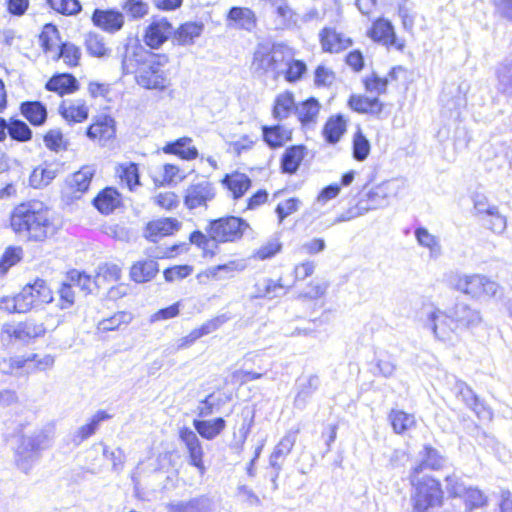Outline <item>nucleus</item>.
Here are the masks:
<instances>
[{
  "label": "nucleus",
  "mask_w": 512,
  "mask_h": 512,
  "mask_svg": "<svg viewBox=\"0 0 512 512\" xmlns=\"http://www.w3.org/2000/svg\"><path fill=\"white\" fill-rule=\"evenodd\" d=\"M86 50L92 57L103 58L110 55L111 50L106 46L105 38L97 32H88L84 41Z\"/></svg>",
  "instance_id": "49530a36"
},
{
  "label": "nucleus",
  "mask_w": 512,
  "mask_h": 512,
  "mask_svg": "<svg viewBox=\"0 0 512 512\" xmlns=\"http://www.w3.org/2000/svg\"><path fill=\"white\" fill-rule=\"evenodd\" d=\"M320 103L315 97L296 104L295 115L303 128L313 127L320 112Z\"/></svg>",
  "instance_id": "2f4dec72"
},
{
  "label": "nucleus",
  "mask_w": 512,
  "mask_h": 512,
  "mask_svg": "<svg viewBox=\"0 0 512 512\" xmlns=\"http://www.w3.org/2000/svg\"><path fill=\"white\" fill-rule=\"evenodd\" d=\"M306 154L307 148L303 144L287 147L280 159L281 172L288 175L296 174Z\"/></svg>",
  "instance_id": "a878e982"
},
{
  "label": "nucleus",
  "mask_w": 512,
  "mask_h": 512,
  "mask_svg": "<svg viewBox=\"0 0 512 512\" xmlns=\"http://www.w3.org/2000/svg\"><path fill=\"white\" fill-rule=\"evenodd\" d=\"M353 158L359 162L367 159L370 154L371 145L369 140L363 134L362 130L358 128L353 137Z\"/></svg>",
  "instance_id": "bf43d9fd"
},
{
  "label": "nucleus",
  "mask_w": 512,
  "mask_h": 512,
  "mask_svg": "<svg viewBox=\"0 0 512 512\" xmlns=\"http://www.w3.org/2000/svg\"><path fill=\"white\" fill-rule=\"evenodd\" d=\"M2 332L8 334L9 337H14L17 340L26 342L30 339L43 336L46 329L43 323H38L33 319H27L16 326H4Z\"/></svg>",
  "instance_id": "a211bd4d"
},
{
  "label": "nucleus",
  "mask_w": 512,
  "mask_h": 512,
  "mask_svg": "<svg viewBox=\"0 0 512 512\" xmlns=\"http://www.w3.org/2000/svg\"><path fill=\"white\" fill-rule=\"evenodd\" d=\"M204 30L201 22H186L178 28H173L172 43L178 46H189L194 44L195 39L200 37Z\"/></svg>",
  "instance_id": "c85d7f7f"
},
{
  "label": "nucleus",
  "mask_w": 512,
  "mask_h": 512,
  "mask_svg": "<svg viewBox=\"0 0 512 512\" xmlns=\"http://www.w3.org/2000/svg\"><path fill=\"white\" fill-rule=\"evenodd\" d=\"M116 173L130 191L141 185L139 168L134 162L119 164Z\"/></svg>",
  "instance_id": "603ef678"
},
{
  "label": "nucleus",
  "mask_w": 512,
  "mask_h": 512,
  "mask_svg": "<svg viewBox=\"0 0 512 512\" xmlns=\"http://www.w3.org/2000/svg\"><path fill=\"white\" fill-rule=\"evenodd\" d=\"M117 57L121 60L123 74L137 73L140 66L148 58H153V52L143 47L137 39H127V42L117 48Z\"/></svg>",
  "instance_id": "6e6552de"
},
{
  "label": "nucleus",
  "mask_w": 512,
  "mask_h": 512,
  "mask_svg": "<svg viewBox=\"0 0 512 512\" xmlns=\"http://www.w3.org/2000/svg\"><path fill=\"white\" fill-rule=\"evenodd\" d=\"M94 26L101 30L114 34L120 31L125 23L124 14L117 9L96 8L91 16Z\"/></svg>",
  "instance_id": "ddd939ff"
},
{
  "label": "nucleus",
  "mask_w": 512,
  "mask_h": 512,
  "mask_svg": "<svg viewBox=\"0 0 512 512\" xmlns=\"http://www.w3.org/2000/svg\"><path fill=\"white\" fill-rule=\"evenodd\" d=\"M65 280L72 285V287H78L81 291L86 294L92 291V285H95L92 277L84 271L77 269H71L66 273Z\"/></svg>",
  "instance_id": "4d7b16f0"
},
{
  "label": "nucleus",
  "mask_w": 512,
  "mask_h": 512,
  "mask_svg": "<svg viewBox=\"0 0 512 512\" xmlns=\"http://www.w3.org/2000/svg\"><path fill=\"white\" fill-rule=\"evenodd\" d=\"M53 299L52 291L43 279H36L23 287L21 292L12 298L4 297L1 308L9 312L26 313L33 307L50 303Z\"/></svg>",
  "instance_id": "7ed1b4c3"
},
{
  "label": "nucleus",
  "mask_w": 512,
  "mask_h": 512,
  "mask_svg": "<svg viewBox=\"0 0 512 512\" xmlns=\"http://www.w3.org/2000/svg\"><path fill=\"white\" fill-rule=\"evenodd\" d=\"M159 272V264L153 259L135 262L130 268V278L138 284L146 283L155 278Z\"/></svg>",
  "instance_id": "72a5a7b5"
},
{
  "label": "nucleus",
  "mask_w": 512,
  "mask_h": 512,
  "mask_svg": "<svg viewBox=\"0 0 512 512\" xmlns=\"http://www.w3.org/2000/svg\"><path fill=\"white\" fill-rule=\"evenodd\" d=\"M388 419L396 434H403L416 424L414 415L403 410L392 409Z\"/></svg>",
  "instance_id": "09e8293b"
},
{
  "label": "nucleus",
  "mask_w": 512,
  "mask_h": 512,
  "mask_svg": "<svg viewBox=\"0 0 512 512\" xmlns=\"http://www.w3.org/2000/svg\"><path fill=\"white\" fill-rule=\"evenodd\" d=\"M297 434L298 430L289 431L282 437L269 457L270 468L282 469L285 458L290 454L296 443Z\"/></svg>",
  "instance_id": "cd10ccee"
},
{
  "label": "nucleus",
  "mask_w": 512,
  "mask_h": 512,
  "mask_svg": "<svg viewBox=\"0 0 512 512\" xmlns=\"http://www.w3.org/2000/svg\"><path fill=\"white\" fill-rule=\"evenodd\" d=\"M93 206L103 215L113 213L122 205V196L114 187H105L92 200Z\"/></svg>",
  "instance_id": "393cba45"
},
{
  "label": "nucleus",
  "mask_w": 512,
  "mask_h": 512,
  "mask_svg": "<svg viewBox=\"0 0 512 512\" xmlns=\"http://www.w3.org/2000/svg\"><path fill=\"white\" fill-rule=\"evenodd\" d=\"M45 89L64 96L76 92L79 89V82L71 73H55L45 83Z\"/></svg>",
  "instance_id": "bb28decb"
},
{
  "label": "nucleus",
  "mask_w": 512,
  "mask_h": 512,
  "mask_svg": "<svg viewBox=\"0 0 512 512\" xmlns=\"http://www.w3.org/2000/svg\"><path fill=\"white\" fill-rule=\"evenodd\" d=\"M179 439L186 448L188 464L195 467L200 475H204L206 472L203 460L204 450L196 432L189 427H182L179 430Z\"/></svg>",
  "instance_id": "9d476101"
},
{
  "label": "nucleus",
  "mask_w": 512,
  "mask_h": 512,
  "mask_svg": "<svg viewBox=\"0 0 512 512\" xmlns=\"http://www.w3.org/2000/svg\"><path fill=\"white\" fill-rule=\"evenodd\" d=\"M169 58L166 54L153 53L136 73V82L148 90L164 91L169 85L168 74L165 70Z\"/></svg>",
  "instance_id": "423d86ee"
},
{
  "label": "nucleus",
  "mask_w": 512,
  "mask_h": 512,
  "mask_svg": "<svg viewBox=\"0 0 512 512\" xmlns=\"http://www.w3.org/2000/svg\"><path fill=\"white\" fill-rule=\"evenodd\" d=\"M497 89L512 99V53L507 55L496 68Z\"/></svg>",
  "instance_id": "e433bc0d"
},
{
  "label": "nucleus",
  "mask_w": 512,
  "mask_h": 512,
  "mask_svg": "<svg viewBox=\"0 0 512 512\" xmlns=\"http://www.w3.org/2000/svg\"><path fill=\"white\" fill-rule=\"evenodd\" d=\"M112 418V415L105 410H98L89 420L88 423L77 429L73 436V443L80 445L83 441L90 438L98 430L100 424Z\"/></svg>",
  "instance_id": "c9c22d12"
},
{
  "label": "nucleus",
  "mask_w": 512,
  "mask_h": 512,
  "mask_svg": "<svg viewBox=\"0 0 512 512\" xmlns=\"http://www.w3.org/2000/svg\"><path fill=\"white\" fill-rule=\"evenodd\" d=\"M48 442L49 435L45 429H36L29 435L19 431L15 449L16 466L27 474L39 460L41 451L48 446Z\"/></svg>",
  "instance_id": "39448f33"
},
{
  "label": "nucleus",
  "mask_w": 512,
  "mask_h": 512,
  "mask_svg": "<svg viewBox=\"0 0 512 512\" xmlns=\"http://www.w3.org/2000/svg\"><path fill=\"white\" fill-rule=\"evenodd\" d=\"M427 325L433 331L435 337L442 341L450 340L451 334L458 331L449 317V309L446 311L437 309L431 312L428 315Z\"/></svg>",
  "instance_id": "f3484780"
},
{
  "label": "nucleus",
  "mask_w": 512,
  "mask_h": 512,
  "mask_svg": "<svg viewBox=\"0 0 512 512\" xmlns=\"http://www.w3.org/2000/svg\"><path fill=\"white\" fill-rule=\"evenodd\" d=\"M307 71L306 63L302 60L292 59L287 62L284 68L285 80L290 83L299 81Z\"/></svg>",
  "instance_id": "338daca9"
},
{
  "label": "nucleus",
  "mask_w": 512,
  "mask_h": 512,
  "mask_svg": "<svg viewBox=\"0 0 512 512\" xmlns=\"http://www.w3.org/2000/svg\"><path fill=\"white\" fill-rule=\"evenodd\" d=\"M58 168L53 164H45L33 170L30 176V184L34 188L45 187L57 176Z\"/></svg>",
  "instance_id": "864d4df0"
},
{
  "label": "nucleus",
  "mask_w": 512,
  "mask_h": 512,
  "mask_svg": "<svg viewBox=\"0 0 512 512\" xmlns=\"http://www.w3.org/2000/svg\"><path fill=\"white\" fill-rule=\"evenodd\" d=\"M254 292L251 299H269L272 300L285 294L284 286L281 280H273L271 278H264L254 285Z\"/></svg>",
  "instance_id": "4c0bfd02"
},
{
  "label": "nucleus",
  "mask_w": 512,
  "mask_h": 512,
  "mask_svg": "<svg viewBox=\"0 0 512 512\" xmlns=\"http://www.w3.org/2000/svg\"><path fill=\"white\" fill-rule=\"evenodd\" d=\"M450 284L458 291L480 298L482 296H495L498 285L482 275H459L455 274L450 278Z\"/></svg>",
  "instance_id": "0eeeda50"
},
{
  "label": "nucleus",
  "mask_w": 512,
  "mask_h": 512,
  "mask_svg": "<svg viewBox=\"0 0 512 512\" xmlns=\"http://www.w3.org/2000/svg\"><path fill=\"white\" fill-rule=\"evenodd\" d=\"M348 106L357 113L369 114L376 117H380L384 107L383 103L377 97L370 98L355 94L350 96Z\"/></svg>",
  "instance_id": "473e14b6"
},
{
  "label": "nucleus",
  "mask_w": 512,
  "mask_h": 512,
  "mask_svg": "<svg viewBox=\"0 0 512 512\" xmlns=\"http://www.w3.org/2000/svg\"><path fill=\"white\" fill-rule=\"evenodd\" d=\"M133 319L130 312L119 311L113 316L102 319L97 324V329L101 332L114 331L120 328L122 324H129Z\"/></svg>",
  "instance_id": "13d9d810"
},
{
  "label": "nucleus",
  "mask_w": 512,
  "mask_h": 512,
  "mask_svg": "<svg viewBox=\"0 0 512 512\" xmlns=\"http://www.w3.org/2000/svg\"><path fill=\"white\" fill-rule=\"evenodd\" d=\"M43 142L53 152L65 151L68 148V142L64 140L63 133L59 129H50L43 136Z\"/></svg>",
  "instance_id": "774afa93"
},
{
  "label": "nucleus",
  "mask_w": 512,
  "mask_h": 512,
  "mask_svg": "<svg viewBox=\"0 0 512 512\" xmlns=\"http://www.w3.org/2000/svg\"><path fill=\"white\" fill-rule=\"evenodd\" d=\"M19 112L21 116L34 127L43 126L48 119L47 106L39 100L21 102Z\"/></svg>",
  "instance_id": "b1692460"
},
{
  "label": "nucleus",
  "mask_w": 512,
  "mask_h": 512,
  "mask_svg": "<svg viewBox=\"0 0 512 512\" xmlns=\"http://www.w3.org/2000/svg\"><path fill=\"white\" fill-rule=\"evenodd\" d=\"M474 209L476 216L483 226L494 233L501 234L507 226L506 217L503 216L496 205H491L484 195L477 194L474 197Z\"/></svg>",
  "instance_id": "1a4fd4ad"
},
{
  "label": "nucleus",
  "mask_w": 512,
  "mask_h": 512,
  "mask_svg": "<svg viewBox=\"0 0 512 512\" xmlns=\"http://www.w3.org/2000/svg\"><path fill=\"white\" fill-rule=\"evenodd\" d=\"M116 134L115 120L110 115H101L86 130L89 139L98 140L101 145L113 139Z\"/></svg>",
  "instance_id": "6ab92c4d"
},
{
  "label": "nucleus",
  "mask_w": 512,
  "mask_h": 512,
  "mask_svg": "<svg viewBox=\"0 0 512 512\" xmlns=\"http://www.w3.org/2000/svg\"><path fill=\"white\" fill-rule=\"evenodd\" d=\"M262 138L269 148L277 149L292 140V129L280 124L264 125L262 126Z\"/></svg>",
  "instance_id": "7c9ffc66"
},
{
  "label": "nucleus",
  "mask_w": 512,
  "mask_h": 512,
  "mask_svg": "<svg viewBox=\"0 0 512 512\" xmlns=\"http://www.w3.org/2000/svg\"><path fill=\"white\" fill-rule=\"evenodd\" d=\"M414 235L420 246L429 249L431 258L436 259L442 254L439 238L432 235L427 228L422 226L417 227L414 231Z\"/></svg>",
  "instance_id": "a18cd8bd"
},
{
  "label": "nucleus",
  "mask_w": 512,
  "mask_h": 512,
  "mask_svg": "<svg viewBox=\"0 0 512 512\" xmlns=\"http://www.w3.org/2000/svg\"><path fill=\"white\" fill-rule=\"evenodd\" d=\"M215 195V187L211 182L203 180L193 183L185 191L184 205L190 210L207 206V203L213 200Z\"/></svg>",
  "instance_id": "f8f14e48"
},
{
  "label": "nucleus",
  "mask_w": 512,
  "mask_h": 512,
  "mask_svg": "<svg viewBox=\"0 0 512 512\" xmlns=\"http://www.w3.org/2000/svg\"><path fill=\"white\" fill-rule=\"evenodd\" d=\"M269 51L273 65L277 66L275 69V78H277L284 73L287 62L292 58L291 49L285 44L276 43L269 47Z\"/></svg>",
  "instance_id": "3c124183"
},
{
  "label": "nucleus",
  "mask_w": 512,
  "mask_h": 512,
  "mask_svg": "<svg viewBox=\"0 0 512 512\" xmlns=\"http://www.w3.org/2000/svg\"><path fill=\"white\" fill-rule=\"evenodd\" d=\"M369 37L377 43L387 47L394 46L397 50L403 51L405 41L399 40L394 30V26L389 20L381 19L376 21L368 31Z\"/></svg>",
  "instance_id": "4468645a"
},
{
  "label": "nucleus",
  "mask_w": 512,
  "mask_h": 512,
  "mask_svg": "<svg viewBox=\"0 0 512 512\" xmlns=\"http://www.w3.org/2000/svg\"><path fill=\"white\" fill-rule=\"evenodd\" d=\"M61 116L69 122L81 123L88 118V108L84 105H70L62 103L59 107Z\"/></svg>",
  "instance_id": "680f3d73"
},
{
  "label": "nucleus",
  "mask_w": 512,
  "mask_h": 512,
  "mask_svg": "<svg viewBox=\"0 0 512 512\" xmlns=\"http://www.w3.org/2000/svg\"><path fill=\"white\" fill-rule=\"evenodd\" d=\"M456 388L458 390V396L462 398L465 404L479 414V408H484V406L472 388L464 382L457 383Z\"/></svg>",
  "instance_id": "69168bd1"
},
{
  "label": "nucleus",
  "mask_w": 512,
  "mask_h": 512,
  "mask_svg": "<svg viewBox=\"0 0 512 512\" xmlns=\"http://www.w3.org/2000/svg\"><path fill=\"white\" fill-rule=\"evenodd\" d=\"M346 131V121L343 115L330 117L323 127V136L327 143L336 144Z\"/></svg>",
  "instance_id": "c03bdc74"
},
{
  "label": "nucleus",
  "mask_w": 512,
  "mask_h": 512,
  "mask_svg": "<svg viewBox=\"0 0 512 512\" xmlns=\"http://www.w3.org/2000/svg\"><path fill=\"white\" fill-rule=\"evenodd\" d=\"M319 40L324 52L339 53L352 45V40L345 37L335 28L324 27L319 33Z\"/></svg>",
  "instance_id": "4be33fe9"
},
{
  "label": "nucleus",
  "mask_w": 512,
  "mask_h": 512,
  "mask_svg": "<svg viewBox=\"0 0 512 512\" xmlns=\"http://www.w3.org/2000/svg\"><path fill=\"white\" fill-rule=\"evenodd\" d=\"M319 386L320 379L316 374L299 378L296 382L297 394L294 398V407L299 410L305 409Z\"/></svg>",
  "instance_id": "5701e85b"
},
{
  "label": "nucleus",
  "mask_w": 512,
  "mask_h": 512,
  "mask_svg": "<svg viewBox=\"0 0 512 512\" xmlns=\"http://www.w3.org/2000/svg\"><path fill=\"white\" fill-rule=\"evenodd\" d=\"M365 197L363 199L364 208H367V212L386 207L389 204L388 184L381 183L373 187L365 194Z\"/></svg>",
  "instance_id": "37998d69"
},
{
  "label": "nucleus",
  "mask_w": 512,
  "mask_h": 512,
  "mask_svg": "<svg viewBox=\"0 0 512 512\" xmlns=\"http://www.w3.org/2000/svg\"><path fill=\"white\" fill-rule=\"evenodd\" d=\"M47 4L57 13L66 16L77 15L82 10L79 0H47Z\"/></svg>",
  "instance_id": "0e129e2a"
},
{
  "label": "nucleus",
  "mask_w": 512,
  "mask_h": 512,
  "mask_svg": "<svg viewBox=\"0 0 512 512\" xmlns=\"http://www.w3.org/2000/svg\"><path fill=\"white\" fill-rule=\"evenodd\" d=\"M221 183L232 192L233 199L235 200L242 198L252 185L251 179L246 174L240 172L226 174Z\"/></svg>",
  "instance_id": "f704fd0d"
},
{
  "label": "nucleus",
  "mask_w": 512,
  "mask_h": 512,
  "mask_svg": "<svg viewBox=\"0 0 512 512\" xmlns=\"http://www.w3.org/2000/svg\"><path fill=\"white\" fill-rule=\"evenodd\" d=\"M10 226L19 236L42 242L53 232L49 208L41 201H29L16 206L10 216Z\"/></svg>",
  "instance_id": "f03ea898"
},
{
  "label": "nucleus",
  "mask_w": 512,
  "mask_h": 512,
  "mask_svg": "<svg viewBox=\"0 0 512 512\" xmlns=\"http://www.w3.org/2000/svg\"><path fill=\"white\" fill-rule=\"evenodd\" d=\"M94 174L95 169L92 166H83L71 176L68 180V185L74 192L83 194L88 191Z\"/></svg>",
  "instance_id": "de8ad7c7"
},
{
  "label": "nucleus",
  "mask_w": 512,
  "mask_h": 512,
  "mask_svg": "<svg viewBox=\"0 0 512 512\" xmlns=\"http://www.w3.org/2000/svg\"><path fill=\"white\" fill-rule=\"evenodd\" d=\"M420 462L414 466L410 474L419 475L423 470H440L445 466L446 457L439 450L429 444H425L419 452Z\"/></svg>",
  "instance_id": "412c9836"
},
{
  "label": "nucleus",
  "mask_w": 512,
  "mask_h": 512,
  "mask_svg": "<svg viewBox=\"0 0 512 512\" xmlns=\"http://www.w3.org/2000/svg\"><path fill=\"white\" fill-rule=\"evenodd\" d=\"M252 66L255 69V72L259 74H266L268 72H273L275 74L277 66H274L272 63L269 46L259 45L257 47L254 52Z\"/></svg>",
  "instance_id": "8fccbe9b"
},
{
  "label": "nucleus",
  "mask_w": 512,
  "mask_h": 512,
  "mask_svg": "<svg viewBox=\"0 0 512 512\" xmlns=\"http://www.w3.org/2000/svg\"><path fill=\"white\" fill-rule=\"evenodd\" d=\"M212 499L207 495H200L187 501L170 502L166 508L168 512H210Z\"/></svg>",
  "instance_id": "c756f323"
},
{
  "label": "nucleus",
  "mask_w": 512,
  "mask_h": 512,
  "mask_svg": "<svg viewBox=\"0 0 512 512\" xmlns=\"http://www.w3.org/2000/svg\"><path fill=\"white\" fill-rule=\"evenodd\" d=\"M296 103L294 94L290 91H285L276 96L272 109L274 119L282 121L287 119L291 113L295 114Z\"/></svg>",
  "instance_id": "a19ab883"
},
{
  "label": "nucleus",
  "mask_w": 512,
  "mask_h": 512,
  "mask_svg": "<svg viewBox=\"0 0 512 512\" xmlns=\"http://www.w3.org/2000/svg\"><path fill=\"white\" fill-rule=\"evenodd\" d=\"M193 427L202 438L213 440L225 429L226 421L222 417L212 420L194 419Z\"/></svg>",
  "instance_id": "58836bf2"
},
{
  "label": "nucleus",
  "mask_w": 512,
  "mask_h": 512,
  "mask_svg": "<svg viewBox=\"0 0 512 512\" xmlns=\"http://www.w3.org/2000/svg\"><path fill=\"white\" fill-rule=\"evenodd\" d=\"M228 26L234 29L253 31L257 25L255 12L248 7L232 6L227 13Z\"/></svg>",
  "instance_id": "aec40b11"
},
{
  "label": "nucleus",
  "mask_w": 512,
  "mask_h": 512,
  "mask_svg": "<svg viewBox=\"0 0 512 512\" xmlns=\"http://www.w3.org/2000/svg\"><path fill=\"white\" fill-rule=\"evenodd\" d=\"M192 139L189 137H182L175 141L168 142L163 147V152L166 154H174L184 160H193L198 156V150L195 146L191 145Z\"/></svg>",
  "instance_id": "ea45409f"
},
{
  "label": "nucleus",
  "mask_w": 512,
  "mask_h": 512,
  "mask_svg": "<svg viewBox=\"0 0 512 512\" xmlns=\"http://www.w3.org/2000/svg\"><path fill=\"white\" fill-rule=\"evenodd\" d=\"M461 498L464 500L465 511L467 512L482 508L488 503V498L484 492L479 488L472 486L468 487Z\"/></svg>",
  "instance_id": "6e6d98bb"
},
{
  "label": "nucleus",
  "mask_w": 512,
  "mask_h": 512,
  "mask_svg": "<svg viewBox=\"0 0 512 512\" xmlns=\"http://www.w3.org/2000/svg\"><path fill=\"white\" fill-rule=\"evenodd\" d=\"M23 257V249L19 246H9L0 258V275H5L8 270L17 264Z\"/></svg>",
  "instance_id": "e2e57ef3"
},
{
  "label": "nucleus",
  "mask_w": 512,
  "mask_h": 512,
  "mask_svg": "<svg viewBox=\"0 0 512 512\" xmlns=\"http://www.w3.org/2000/svg\"><path fill=\"white\" fill-rule=\"evenodd\" d=\"M246 268L244 260H232L225 264L210 267L207 276L214 279H223L233 275L234 272L243 271Z\"/></svg>",
  "instance_id": "5fc2aeb1"
},
{
  "label": "nucleus",
  "mask_w": 512,
  "mask_h": 512,
  "mask_svg": "<svg viewBox=\"0 0 512 512\" xmlns=\"http://www.w3.org/2000/svg\"><path fill=\"white\" fill-rule=\"evenodd\" d=\"M173 25L167 18L154 19L146 28L143 41L150 49H159L167 40L172 38Z\"/></svg>",
  "instance_id": "9b49d317"
},
{
  "label": "nucleus",
  "mask_w": 512,
  "mask_h": 512,
  "mask_svg": "<svg viewBox=\"0 0 512 512\" xmlns=\"http://www.w3.org/2000/svg\"><path fill=\"white\" fill-rule=\"evenodd\" d=\"M249 228V223L242 217L227 215L209 220L205 233L200 230L191 232L189 241L201 249L205 257H213L219 244L239 241Z\"/></svg>",
  "instance_id": "f257e3e1"
},
{
  "label": "nucleus",
  "mask_w": 512,
  "mask_h": 512,
  "mask_svg": "<svg viewBox=\"0 0 512 512\" xmlns=\"http://www.w3.org/2000/svg\"><path fill=\"white\" fill-rule=\"evenodd\" d=\"M8 136L17 143H26L32 140L33 131L26 121L19 119L17 116H12L8 119Z\"/></svg>",
  "instance_id": "79ce46f5"
},
{
  "label": "nucleus",
  "mask_w": 512,
  "mask_h": 512,
  "mask_svg": "<svg viewBox=\"0 0 512 512\" xmlns=\"http://www.w3.org/2000/svg\"><path fill=\"white\" fill-rule=\"evenodd\" d=\"M58 58L63 59L67 66L76 67L79 65L81 50L73 43L63 42L59 46Z\"/></svg>",
  "instance_id": "052dcab7"
},
{
  "label": "nucleus",
  "mask_w": 512,
  "mask_h": 512,
  "mask_svg": "<svg viewBox=\"0 0 512 512\" xmlns=\"http://www.w3.org/2000/svg\"><path fill=\"white\" fill-rule=\"evenodd\" d=\"M410 482L414 488L411 495L412 512H427L430 508L440 507L444 501V491L441 483L431 477L410 474Z\"/></svg>",
  "instance_id": "20e7f679"
},
{
  "label": "nucleus",
  "mask_w": 512,
  "mask_h": 512,
  "mask_svg": "<svg viewBox=\"0 0 512 512\" xmlns=\"http://www.w3.org/2000/svg\"><path fill=\"white\" fill-rule=\"evenodd\" d=\"M449 317L458 330L473 328L480 324V312L464 302H457L449 308Z\"/></svg>",
  "instance_id": "2eb2a0df"
},
{
  "label": "nucleus",
  "mask_w": 512,
  "mask_h": 512,
  "mask_svg": "<svg viewBox=\"0 0 512 512\" xmlns=\"http://www.w3.org/2000/svg\"><path fill=\"white\" fill-rule=\"evenodd\" d=\"M181 227V222L176 218H159L149 221L143 230V237L153 243L161 238L174 234Z\"/></svg>",
  "instance_id": "dca6fc26"
}]
</instances>
